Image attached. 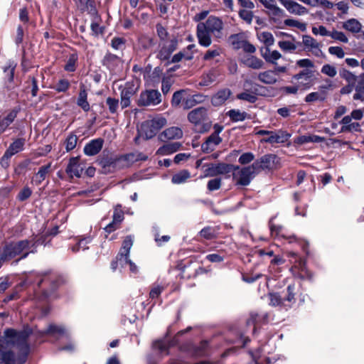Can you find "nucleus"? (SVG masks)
I'll return each mask as SVG.
<instances>
[{"label": "nucleus", "instance_id": "nucleus-52", "mask_svg": "<svg viewBox=\"0 0 364 364\" xmlns=\"http://www.w3.org/2000/svg\"><path fill=\"white\" fill-rule=\"evenodd\" d=\"M32 193L31 189L28 187L25 186L18 194L17 198L20 201H24L26 199H28Z\"/></svg>", "mask_w": 364, "mask_h": 364}, {"label": "nucleus", "instance_id": "nucleus-62", "mask_svg": "<svg viewBox=\"0 0 364 364\" xmlns=\"http://www.w3.org/2000/svg\"><path fill=\"white\" fill-rule=\"evenodd\" d=\"M220 54V50L219 48L208 50L203 56L205 60H210Z\"/></svg>", "mask_w": 364, "mask_h": 364}, {"label": "nucleus", "instance_id": "nucleus-9", "mask_svg": "<svg viewBox=\"0 0 364 364\" xmlns=\"http://www.w3.org/2000/svg\"><path fill=\"white\" fill-rule=\"evenodd\" d=\"M302 43L305 48L316 57L323 56V52L321 49V44L310 36H304L302 37Z\"/></svg>", "mask_w": 364, "mask_h": 364}, {"label": "nucleus", "instance_id": "nucleus-6", "mask_svg": "<svg viewBox=\"0 0 364 364\" xmlns=\"http://www.w3.org/2000/svg\"><path fill=\"white\" fill-rule=\"evenodd\" d=\"M206 167L204 170L203 176L200 178L213 177L220 174H225L230 171V166L220 163V164H210L204 166Z\"/></svg>", "mask_w": 364, "mask_h": 364}, {"label": "nucleus", "instance_id": "nucleus-49", "mask_svg": "<svg viewBox=\"0 0 364 364\" xmlns=\"http://www.w3.org/2000/svg\"><path fill=\"white\" fill-rule=\"evenodd\" d=\"M269 304L273 306H278L283 305V301L281 296L276 293H272L269 294Z\"/></svg>", "mask_w": 364, "mask_h": 364}, {"label": "nucleus", "instance_id": "nucleus-53", "mask_svg": "<svg viewBox=\"0 0 364 364\" xmlns=\"http://www.w3.org/2000/svg\"><path fill=\"white\" fill-rule=\"evenodd\" d=\"M70 87V82L65 79L60 80L55 85V89L58 92H65Z\"/></svg>", "mask_w": 364, "mask_h": 364}, {"label": "nucleus", "instance_id": "nucleus-43", "mask_svg": "<svg viewBox=\"0 0 364 364\" xmlns=\"http://www.w3.org/2000/svg\"><path fill=\"white\" fill-rule=\"evenodd\" d=\"M321 72L322 74L330 77H334L337 75L336 68L330 64L323 65L321 69Z\"/></svg>", "mask_w": 364, "mask_h": 364}, {"label": "nucleus", "instance_id": "nucleus-47", "mask_svg": "<svg viewBox=\"0 0 364 364\" xmlns=\"http://www.w3.org/2000/svg\"><path fill=\"white\" fill-rule=\"evenodd\" d=\"M185 93V90H181L177 92H175L173 95L171 100V105L173 107H178L183 99V94Z\"/></svg>", "mask_w": 364, "mask_h": 364}, {"label": "nucleus", "instance_id": "nucleus-3", "mask_svg": "<svg viewBox=\"0 0 364 364\" xmlns=\"http://www.w3.org/2000/svg\"><path fill=\"white\" fill-rule=\"evenodd\" d=\"M31 242L32 241L24 240L6 245L1 255V259L8 260L20 255L28 250Z\"/></svg>", "mask_w": 364, "mask_h": 364}, {"label": "nucleus", "instance_id": "nucleus-33", "mask_svg": "<svg viewBox=\"0 0 364 364\" xmlns=\"http://www.w3.org/2000/svg\"><path fill=\"white\" fill-rule=\"evenodd\" d=\"M343 27L352 33H358L360 31L362 26L361 23L355 18L348 20L343 23Z\"/></svg>", "mask_w": 364, "mask_h": 364}, {"label": "nucleus", "instance_id": "nucleus-39", "mask_svg": "<svg viewBox=\"0 0 364 364\" xmlns=\"http://www.w3.org/2000/svg\"><path fill=\"white\" fill-rule=\"evenodd\" d=\"M191 177L190 173L186 170H182L175 174L172 178V182L175 184L185 183Z\"/></svg>", "mask_w": 364, "mask_h": 364}, {"label": "nucleus", "instance_id": "nucleus-42", "mask_svg": "<svg viewBox=\"0 0 364 364\" xmlns=\"http://www.w3.org/2000/svg\"><path fill=\"white\" fill-rule=\"evenodd\" d=\"M284 24L287 26L297 28L301 31H305L306 30V24L305 23L301 22L295 19H286L284 21Z\"/></svg>", "mask_w": 364, "mask_h": 364}, {"label": "nucleus", "instance_id": "nucleus-51", "mask_svg": "<svg viewBox=\"0 0 364 364\" xmlns=\"http://www.w3.org/2000/svg\"><path fill=\"white\" fill-rule=\"evenodd\" d=\"M237 97L240 100H245L251 103H253L257 100L256 95L249 92H242L237 95Z\"/></svg>", "mask_w": 364, "mask_h": 364}, {"label": "nucleus", "instance_id": "nucleus-48", "mask_svg": "<svg viewBox=\"0 0 364 364\" xmlns=\"http://www.w3.org/2000/svg\"><path fill=\"white\" fill-rule=\"evenodd\" d=\"M240 17L246 21L247 23L250 24L253 19V13L251 11L247 9H242L239 11Z\"/></svg>", "mask_w": 364, "mask_h": 364}, {"label": "nucleus", "instance_id": "nucleus-61", "mask_svg": "<svg viewBox=\"0 0 364 364\" xmlns=\"http://www.w3.org/2000/svg\"><path fill=\"white\" fill-rule=\"evenodd\" d=\"M312 33L316 36L320 35L321 36H329L330 34V32L328 31L323 26L313 27Z\"/></svg>", "mask_w": 364, "mask_h": 364}, {"label": "nucleus", "instance_id": "nucleus-25", "mask_svg": "<svg viewBox=\"0 0 364 364\" xmlns=\"http://www.w3.org/2000/svg\"><path fill=\"white\" fill-rule=\"evenodd\" d=\"M341 123L343 124L342 132H359L360 131V124L358 122H353L349 116L344 117Z\"/></svg>", "mask_w": 364, "mask_h": 364}, {"label": "nucleus", "instance_id": "nucleus-37", "mask_svg": "<svg viewBox=\"0 0 364 364\" xmlns=\"http://www.w3.org/2000/svg\"><path fill=\"white\" fill-rule=\"evenodd\" d=\"M87 93L85 89H81L77 98V105L84 111H88L90 109V105L87 101Z\"/></svg>", "mask_w": 364, "mask_h": 364}, {"label": "nucleus", "instance_id": "nucleus-56", "mask_svg": "<svg viewBox=\"0 0 364 364\" xmlns=\"http://www.w3.org/2000/svg\"><path fill=\"white\" fill-rule=\"evenodd\" d=\"M329 36L343 43H347L348 41V39L346 35L341 31H333L330 32Z\"/></svg>", "mask_w": 364, "mask_h": 364}, {"label": "nucleus", "instance_id": "nucleus-38", "mask_svg": "<svg viewBox=\"0 0 364 364\" xmlns=\"http://www.w3.org/2000/svg\"><path fill=\"white\" fill-rule=\"evenodd\" d=\"M227 114L233 122L244 121L247 117V114L245 112H241L239 109H231Z\"/></svg>", "mask_w": 364, "mask_h": 364}, {"label": "nucleus", "instance_id": "nucleus-7", "mask_svg": "<svg viewBox=\"0 0 364 364\" xmlns=\"http://www.w3.org/2000/svg\"><path fill=\"white\" fill-rule=\"evenodd\" d=\"M159 92L156 90H148L142 92L138 100L137 105L139 106H150L154 105L159 102Z\"/></svg>", "mask_w": 364, "mask_h": 364}, {"label": "nucleus", "instance_id": "nucleus-16", "mask_svg": "<svg viewBox=\"0 0 364 364\" xmlns=\"http://www.w3.org/2000/svg\"><path fill=\"white\" fill-rule=\"evenodd\" d=\"M231 38L235 48H242L245 52L248 53H254L256 51V48L252 44L246 41L240 40L239 35L232 36Z\"/></svg>", "mask_w": 364, "mask_h": 364}, {"label": "nucleus", "instance_id": "nucleus-8", "mask_svg": "<svg viewBox=\"0 0 364 364\" xmlns=\"http://www.w3.org/2000/svg\"><path fill=\"white\" fill-rule=\"evenodd\" d=\"M312 72L303 70L293 76V80L296 81V85L300 90H306L310 88L312 85Z\"/></svg>", "mask_w": 364, "mask_h": 364}, {"label": "nucleus", "instance_id": "nucleus-12", "mask_svg": "<svg viewBox=\"0 0 364 364\" xmlns=\"http://www.w3.org/2000/svg\"><path fill=\"white\" fill-rule=\"evenodd\" d=\"M291 14L301 16L308 13L307 9L292 0H279Z\"/></svg>", "mask_w": 364, "mask_h": 364}, {"label": "nucleus", "instance_id": "nucleus-30", "mask_svg": "<svg viewBox=\"0 0 364 364\" xmlns=\"http://www.w3.org/2000/svg\"><path fill=\"white\" fill-rule=\"evenodd\" d=\"M291 40H280L278 41V46L284 52H293L297 48L294 38L291 37Z\"/></svg>", "mask_w": 364, "mask_h": 364}, {"label": "nucleus", "instance_id": "nucleus-40", "mask_svg": "<svg viewBox=\"0 0 364 364\" xmlns=\"http://www.w3.org/2000/svg\"><path fill=\"white\" fill-rule=\"evenodd\" d=\"M134 238L132 236L129 235L125 237L123 241L122 248L120 249L119 252L122 254L127 255V256H129L130 250L133 245Z\"/></svg>", "mask_w": 364, "mask_h": 364}, {"label": "nucleus", "instance_id": "nucleus-17", "mask_svg": "<svg viewBox=\"0 0 364 364\" xmlns=\"http://www.w3.org/2000/svg\"><path fill=\"white\" fill-rule=\"evenodd\" d=\"M206 109L204 107H198L190 112L188 118L191 123L198 124L206 119Z\"/></svg>", "mask_w": 364, "mask_h": 364}, {"label": "nucleus", "instance_id": "nucleus-32", "mask_svg": "<svg viewBox=\"0 0 364 364\" xmlns=\"http://www.w3.org/2000/svg\"><path fill=\"white\" fill-rule=\"evenodd\" d=\"M258 40L269 48L274 44V38L269 31H260L257 34Z\"/></svg>", "mask_w": 364, "mask_h": 364}, {"label": "nucleus", "instance_id": "nucleus-36", "mask_svg": "<svg viewBox=\"0 0 364 364\" xmlns=\"http://www.w3.org/2000/svg\"><path fill=\"white\" fill-rule=\"evenodd\" d=\"M181 145V144L179 142H172L161 145V154H170L174 153L179 149Z\"/></svg>", "mask_w": 364, "mask_h": 364}, {"label": "nucleus", "instance_id": "nucleus-18", "mask_svg": "<svg viewBox=\"0 0 364 364\" xmlns=\"http://www.w3.org/2000/svg\"><path fill=\"white\" fill-rule=\"evenodd\" d=\"M242 63L245 66L255 70L262 69L264 65V63L262 60L252 55H247L242 57Z\"/></svg>", "mask_w": 364, "mask_h": 364}, {"label": "nucleus", "instance_id": "nucleus-22", "mask_svg": "<svg viewBox=\"0 0 364 364\" xmlns=\"http://www.w3.org/2000/svg\"><path fill=\"white\" fill-rule=\"evenodd\" d=\"M51 172V163L41 166L38 171L33 176L32 182L36 185H40Z\"/></svg>", "mask_w": 364, "mask_h": 364}, {"label": "nucleus", "instance_id": "nucleus-34", "mask_svg": "<svg viewBox=\"0 0 364 364\" xmlns=\"http://www.w3.org/2000/svg\"><path fill=\"white\" fill-rule=\"evenodd\" d=\"M16 117V112L12 111L3 119H0V134L6 131Z\"/></svg>", "mask_w": 364, "mask_h": 364}, {"label": "nucleus", "instance_id": "nucleus-27", "mask_svg": "<svg viewBox=\"0 0 364 364\" xmlns=\"http://www.w3.org/2000/svg\"><path fill=\"white\" fill-rule=\"evenodd\" d=\"M177 46V41L175 38H168L163 41V50H161V56L164 55V58L173 52Z\"/></svg>", "mask_w": 364, "mask_h": 364}, {"label": "nucleus", "instance_id": "nucleus-44", "mask_svg": "<svg viewBox=\"0 0 364 364\" xmlns=\"http://www.w3.org/2000/svg\"><path fill=\"white\" fill-rule=\"evenodd\" d=\"M100 18L98 16H95L90 25L93 34L96 36L102 34L104 31V28L100 25Z\"/></svg>", "mask_w": 364, "mask_h": 364}, {"label": "nucleus", "instance_id": "nucleus-24", "mask_svg": "<svg viewBox=\"0 0 364 364\" xmlns=\"http://www.w3.org/2000/svg\"><path fill=\"white\" fill-rule=\"evenodd\" d=\"M139 87V83L137 80L127 82L121 91V95L131 98L137 92Z\"/></svg>", "mask_w": 364, "mask_h": 364}, {"label": "nucleus", "instance_id": "nucleus-26", "mask_svg": "<svg viewBox=\"0 0 364 364\" xmlns=\"http://www.w3.org/2000/svg\"><path fill=\"white\" fill-rule=\"evenodd\" d=\"M231 91L229 89H223L218 91L211 100L212 104L215 106L223 105L230 96Z\"/></svg>", "mask_w": 364, "mask_h": 364}, {"label": "nucleus", "instance_id": "nucleus-50", "mask_svg": "<svg viewBox=\"0 0 364 364\" xmlns=\"http://www.w3.org/2000/svg\"><path fill=\"white\" fill-rule=\"evenodd\" d=\"M77 57L76 55L73 54L69 57L68 62L65 65V69L67 71L73 72L75 70V63L77 61Z\"/></svg>", "mask_w": 364, "mask_h": 364}, {"label": "nucleus", "instance_id": "nucleus-13", "mask_svg": "<svg viewBox=\"0 0 364 364\" xmlns=\"http://www.w3.org/2000/svg\"><path fill=\"white\" fill-rule=\"evenodd\" d=\"M222 141V138L218 135V132H214L207 138L205 141L202 144V151L205 153H210L213 151L217 146Z\"/></svg>", "mask_w": 364, "mask_h": 364}, {"label": "nucleus", "instance_id": "nucleus-11", "mask_svg": "<svg viewBox=\"0 0 364 364\" xmlns=\"http://www.w3.org/2000/svg\"><path fill=\"white\" fill-rule=\"evenodd\" d=\"M290 136L291 135L289 133L282 129L276 132L271 131L269 136L262 139L261 141L269 144L284 143L288 141Z\"/></svg>", "mask_w": 364, "mask_h": 364}, {"label": "nucleus", "instance_id": "nucleus-5", "mask_svg": "<svg viewBox=\"0 0 364 364\" xmlns=\"http://www.w3.org/2000/svg\"><path fill=\"white\" fill-rule=\"evenodd\" d=\"M258 163H253L251 166L242 168L234 173V178L237 183L241 186H247L250 184L255 172L257 171Z\"/></svg>", "mask_w": 364, "mask_h": 364}, {"label": "nucleus", "instance_id": "nucleus-58", "mask_svg": "<svg viewBox=\"0 0 364 364\" xmlns=\"http://www.w3.org/2000/svg\"><path fill=\"white\" fill-rule=\"evenodd\" d=\"M330 54L338 57V58H343L345 56V53L342 48L338 46H331L328 48Z\"/></svg>", "mask_w": 364, "mask_h": 364}, {"label": "nucleus", "instance_id": "nucleus-29", "mask_svg": "<svg viewBox=\"0 0 364 364\" xmlns=\"http://www.w3.org/2000/svg\"><path fill=\"white\" fill-rule=\"evenodd\" d=\"M147 156L140 152L130 153L124 156V166H129L135 162L145 161Z\"/></svg>", "mask_w": 364, "mask_h": 364}, {"label": "nucleus", "instance_id": "nucleus-64", "mask_svg": "<svg viewBox=\"0 0 364 364\" xmlns=\"http://www.w3.org/2000/svg\"><path fill=\"white\" fill-rule=\"evenodd\" d=\"M255 156L253 154L247 152L240 156L239 158V162L241 164H246L251 162L254 159Z\"/></svg>", "mask_w": 364, "mask_h": 364}, {"label": "nucleus", "instance_id": "nucleus-23", "mask_svg": "<svg viewBox=\"0 0 364 364\" xmlns=\"http://www.w3.org/2000/svg\"><path fill=\"white\" fill-rule=\"evenodd\" d=\"M159 357V340H154L151 346L149 353L147 354L146 359L148 364H157Z\"/></svg>", "mask_w": 364, "mask_h": 364}, {"label": "nucleus", "instance_id": "nucleus-1", "mask_svg": "<svg viewBox=\"0 0 364 364\" xmlns=\"http://www.w3.org/2000/svg\"><path fill=\"white\" fill-rule=\"evenodd\" d=\"M30 331L7 329L0 338V363L22 364L29 353L27 338Z\"/></svg>", "mask_w": 364, "mask_h": 364}, {"label": "nucleus", "instance_id": "nucleus-15", "mask_svg": "<svg viewBox=\"0 0 364 364\" xmlns=\"http://www.w3.org/2000/svg\"><path fill=\"white\" fill-rule=\"evenodd\" d=\"M104 141L98 138L90 141L84 147V153L87 156H95L97 154L102 148Z\"/></svg>", "mask_w": 364, "mask_h": 364}, {"label": "nucleus", "instance_id": "nucleus-2", "mask_svg": "<svg viewBox=\"0 0 364 364\" xmlns=\"http://www.w3.org/2000/svg\"><path fill=\"white\" fill-rule=\"evenodd\" d=\"M223 22L216 16H210L197 26V37L200 46L208 47L212 43L211 36L221 38L223 36Z\"/></svg>", "mask_w": 364, "mask_h": 364}, {"label": "nucleus", "instance_id": "nucleus-19", "mask_svg": "<svg viewBox=\"0 0 364 364\" xmlns=\"http://www.w3.org/2000/svg\"><path fill=\"white\" fill-rule=\"evenodd\" d=\"M258 80L266 85H274L278 82L279 77L275 71L267 70L260 72L257 75Z\"/></svg>", "mask_w": 364, "mask_h": 364}, {"label": "nucleus", "instance_id": "nucleus-31", "mask_svg": "<svg viewBox=\"0 0 364 364\" xmlns=\"http://www.w3.org/2000/svg\"><path fill=\"white\" fill-rule=\"evenodd\" d=\"M161 134L167 139H177L182 137L183 132L178 127H172L164 130Z\"/></svg>", "mask_w": 364, "mask_h": 364}, {"label": "nucleus", "instance_id": "nucleus-4", "mask_svg": "<svg viewBox=\"0 0 364 364\" xmlns=\"http://www.w3.org/2000/svg\"><path fill=\"white\" fill-rule=\"evenodd\" d=\"M159 129V119L147 120L141 124L139 129V135L135 138L137 141L140 138L149 139L154 136Z\"/></svg>", "mask_w": 364, "mask_h": 364}, {"label": "nucleus", "instance_id": "nucleus-14", "mask_svg": "<svg viewBox=\"0 0 364 364\" xmlns=\"http://www.w3.org/2000/svg\"><path fill=\"white\" fill-rule=\"evenodd\" d=\"M83 171L82 166L79 163V157H72L66 168V173L73 178L74 176L80 178Z\"/></svg>", "mask_w": 364, "mask_h": 364}, {"label": "nucleus", "instance_id": "nucleus-63", "mask_svg": "<svg viewBox=\"0 0 364 364\" xmlns=\"http://www.w3.org/2000/svg\"><path fill=\"white\" fill-rule=\"evenodd\" d=\"M203 97L200 95H195L191 99H188L186 101V107L189 108L196 105V102H199L202 101V98Z\"/></svg>", "mask_w": 364, "mask_h": 364}, {"label": "nucleus", "instance_id": "nucleus-20", "mask_svg": "<svg viewBox=\"0 0 364 364\" xmlns=\"http://www.w3.org/2000/svg\"><path fill=\"white\" fill-rule=\"evenodd\" d=\"M261 55L266 62L277 65V61L282 58V54L277 50H270L266 48L264 50H261Z\"/></svg>", "mask_w": 364, "mask_h": 364}, {"label": "nucleus", "instance_id": "nucleus-46", "mask_svg": "<svg viewBox=\"0 0 364 364\" xmlns=\"http://www.w3.org/2000/svg\"><path fill=\"white\" fill-rule=\"evenodd\" d=\"M77 141V137L76 135L70 134L65 140V149L68 151L73 150L75 148Z\"/></svg>", "mask_w": 364, "mask_h": 364}, {"label": "nucleus", "instance_id": "nucleus-57", "mask_svg": "<svg viewBox=\"0 0 364 364\" xmlns=\"http://www.w3.org/2000/svg\"><path fill=\"white\" fill-rule=\"evenodd\" d=\"M106 103L109 107V110L112 113H115L119 106V101L117 99L108 97L106 100Z\"/></svg>", "mask_w": 364, "mask_h": 364}, {"label": "nucleus", "instance_id": "nucleus-35", "mask_svg": "<svg viewBox=\"0 0 364 364\" xmlns=\"http://www.w3.org/2000/svg\"><path fill=\"white\" fill-rule=\"evenodd\" d=\"M24 146V140L18 139L15 140L8 148L6 152L8 153V155L13 156L16 153H18L23 149Z\"/></svg>", "mask_w": 364, "mask_h": 364}, {"label": "nucleus", "instance_id": "nucleus-21", "mask_svg": "<svg viewBox=\"0 0 364 364\" xmlns=\"http://www.w3.org/2000/svg\"><path fill=\"white\" fill-rule=\"evenodd\" d=\"M277 157L273 154H267L262 156L259 161H257L255 163H258L257 170L262 169H271L274 167Z\"/></svg>", "mask_w": 364, "mask_h": 364}, {"label": "nucleus", "instance_id": "nucleus-60", "mask_svg": "<svg viewBox=\"0 0 364 364\" xmlns=\"http://www.w3.org/2000/svg\"><path fill=\"white\" fill-rule=\"evenodd\" d=\"M90 242V238H84V239H82L81 240H80L78 242V243L73 247L72 248V250L73 252H77L79 251L80 250H85L87 249V245Z\"/></svg>", "mask_w": 364, "mask_h": 364}, {"label": "nucleus", "instance_id": "nucleus-55", "mask_svg": "<svg viewBox=\"0 0 364 364\" xmlns=\"http://www.w3.org/2000/svg\"><path fill=\"white\" fill-rule=\"evenodd\" d=\"M221 186V179L216 178L208 182L207 187L210 191L218 190Z\"/></svg>", "mask_w": 364, "mask_h": 364}, {"label": "nucleus", "instance_id": "nucleus-28", "mask_svg": "<svg viewBox=\"0 0 364 364\" xmlns=\"http://www.w3.org/2000/svg\"><path fill=\"white\" fill-rule=\"evenodd\" d=\"M267 15L274 23H279L282 18L285 16L284 10L280 9L277 4L272 9L267 11Z\"/></svg>", "mask_w": 364, "mask_h": 364}, {"label": "nucleus", "instance_id": "nucleus-54", "mask_svg": "<svg viewBox=\"0 0 364 364\" xmlns=\"http://www.w3.org/2000/svg\"><path fill=\"white\" fill-rule=\"evenodd\" d=\"M112 63L119 65L121 64V60L119 58L113 55H110L105 59V65H107L109 69H114L112 68Z\"/></svg>", "mask_w": 364, "mask_h": 364}, {"label": "nucleus", "instance_id": "nucleus-59", "mask_svg": "<svg viewBox=\"0 0 364 364\" xmlns=\"http://www.w3.org/2000/svg\"><path fill=\"white\" fill-rule=\"evenodd\" d=\"M324 97H323L319 92H314L307 95L305 97V101L306 102H311L316 100H323Z\"/></svg>", "mask_w": 364, "mask_h": 364}, {"label": "nucleus", "instance_id": "nucleus-45", "mask_svg": "<svg viewBox=\"0 0 364 364\" xmlns=\"http://www.w3.org/2000/svg\"><path fill=\"white\" fill-rule=\"evenodd\" d=\"M215 75L213 73H209L204 75L199 82L200 86H209L215 80Z\"/></svg>", "mask_w": 364, "mask_h": 364}, {"label": "nucleus", "instance_id": "nucleus-41", "mask_svg": "<svg viewBox=\"0 0 364 364\" xmlns=\"http://www.w3.org/2000/svg\"><path fill=\"white\" fill-rule=\"evenodd\" d=\"M340 76L346 80L348 84H355L357 80V76L346 69L340 70Z\"/></svg>", "mask_w": 364, "mask_h": 364}, {"label": "nucleus", "instance_id": "nucleus-10", "mask_svg": "<svg viewBox=\"0 0 364 364\" xmlns=\"http://www.w3.org/2000/svg\"><path fill=\"white\" fill-rule=\"evenodd\" d=\"M127 264H129V270L132 273L137 272L138 269L136 265L129 259V256H127V255L119 252L116 257V260L112 262L111 268L112 269V270H116L119 266L123 267Z\"/></svg>", "mask_w": 364, "mask_h": 364}]
</instances>
